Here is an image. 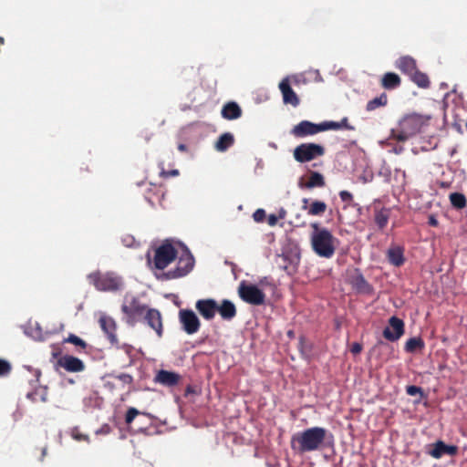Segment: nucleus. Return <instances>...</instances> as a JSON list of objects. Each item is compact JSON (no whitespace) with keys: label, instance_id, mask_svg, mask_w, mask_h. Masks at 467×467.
Returning <instances> with one entry per match:
<instances>
[{"label":"nucleus","instance_id":"obj_15","mask_svg":"<svg viewBox=\"0 0 467 467\" xmlns=\"http://www.w3.org/2000/svg\"><path fill=\"white\" fill-rule=\"evenodd\" d=\"M89 279L99 290H109L115 287L113 274L98 272L90 275Z\"/></svg>","mask_w":467,"mask_h":467},{"label":"nucleus","instance_id":"obj_30","mask_svg":"<svg viewBox=\"0 0 467 467\" xmlns=\"http://www.w3.org/2000/svg\"><path fill=\"white\" fill-rule=\"evenodd\" d=\"M389 212L387 209H381L375 214V223L380 230H383L389 222Z\"/></svg>","mask_w":467,"mask_h":467},{"label":"nucleus","instance_id":"obj_51","mask_svg":"<svg viewBox=\"0 0 467 467\" xmlns=\"http://www.w3.org/2000/svg\"><path fill=\"white\" fill-rule=\"evenodd\" d=\"M125 377H126L125 375H123V376H119V379H123V378H125Z\"/></svg>","mask_w":467,"mask_h":467},{"label":"nucleus","instance_id":"obj_17","mask_svg":"<svg viewBox=\"0 0 467 467\" xmlns=\"http://www.w3.org/2000/svg\"><path fill=\"white\" fill-rule=\"evenodd\" d=\"M58 365L69 372H80L84 370V363L78 358L73 356L65 355L57 360Z\"/></svg>","mask_w":467,"mask_h":467},{"label":"nucleus","instance_id":"obj_46","mask_svg":"<svg viewBox=\"0 0 467 467\" xmlns=\"http://www.w3.org/2000/svg\"><path fill=\"white\" fill-rule=\"evenodd\" d=\"M277 220L275 214H270L267 218V223L270 226H275L277 223Z\"/></svg>","mask_w":467,"mask_h":467},{"label":"nucleus","instance_id":"obj_39","mask_svg":"<svg viewBox=\"0 0 467 467\" xmlns=\"http://www.w3.org/2000/svg\"><path fill=\"white\" fill-rule=\"evenodd\" d=\"M179 174H180V172H179V170H177V169L171 170V171H165L162 169L161 171L160 172V176L164 179H167L169 177H175V176H178Z\"/></svg>","mask_w":467,"mask_h":467},{"label":"nucleus","instance_id":"obj_19","mask_svg":"<svg viewBox=\"0 0 467 467\" xmlns=\"http://www.w3.org/2000/svg\"><path fill=\"white\" fill-rule=\"evenodd\" d=\"M395 67L409 77L418 69L416 60L410 56L399 57L395 62Z\"/></svg>","mask_w":467,"mask_h":467},{"label":"nucleus","instance_id":"obj_36","mask_svg":"<svg viewBox=\"0 0 467 467\" xmlns=\"http://www.w3.org/2000/svg\"><path fill=\"white\" fill-rule=\"evenodd\" d=\"M406 392L410 396H416L417 394L420 395V398L421 399L423 397V390L420 387L415 386V385H410L406 387Z\"/></svg>","mask_w":467,"mask_h":467},{"label":"nucleus","instance_id":"obj_27","mask_svg":"<svg viewBox=\"0 0 467 467\" xmlns=\"http://www.w3.org/2000/svg\"><path fill=\"white\" fill-rule=\"evenodd\" d=\"M410 80L420 88H428L431 81L427 74L417 69L410 76Z\"/></svg>","mask_w":467,"mask_h":467},{"label":"nucleus","instance_id":"obj_25","mask_svg":"<svg viewBox=\"0 0 467 467\" xmlns=\"http://www.w3.org/2000/svg\"><path fill=\"white\" fill-rule=\"evenodd\" d=\"M326 185L324 176L317 171H310L309 177L306 182H299L301 188L312 189L316 187H324Z\"/></svg>","mask_w":467,"mask_h":467},{"label":"nucleus","instance_id":"obj_20","mask_svg":"<svg viewBox=\"0 0 467 467\" xmlns=\"http://www.w3.org/2000/svg\"><path fill=\"white\" fill-rule=\"evenodd\" d=\"M387 258L390 265L400 267L405 263L404 248L399 245L391 246L387 252Z\"/></svg>","mask_w":467,"mask_h":467},{"label":"nucleus","instance_id":"obj_23","mask_svg":"<svg viewBox=\"0 0 467 467\" xmlns=\"http://www.w3.org/2000/svg\"><path fill=\"white\" fill-rule=\"evenodd\" d=\"M221 113L223 119L232 120L241 117L242 109L236 102L231 101L223 107Z\"/></svg>","mask_w":467,"mask_h":467},{"label":"nucleus","instance_id":"obj_41","mask_svg":"<svg viewBox=\"0 0 467 467\" xmlns=\"http://www.w3.org/2000/svg\"><path fill=\"white\" fill-rule=\"evenodd\" d=\"M339 197L342 202H347V203H350L353 201L352 193L348 191H341L339 192Z\"/></svg>","mask_w":467,"mask_h":467},{"label":"nucleus","instance_id":"obj_2","mask_svg":"<svg viewBox=\"0 0 467 467\" xmlns=\"http://www.w3.org/2000/svg\"><path fill=\"white\" fill-rule=\"evenodd\" d=\"M311 228L313 231L310 241L313 251L320 257L331 258L335 254L337 239L328 229L320 227L317 223H311Z\"/></svg>","mask_w":467,"mask_h":467},{"label":"nucleus","instance_id":"obj_47","mask_svg":"<svg viewBox=\"0 0 467 467\" xmlns=\"http://www.w3.org/2000/svg\"><path fill=\"white\" fill-rule=\"evenodd\" d=\"M134 241L135 240L132 236H127L126 238L122 239V242L126 246H131L133 244Z\"/></svg>","mask_w":467,"mask_h":467},{"label":"nucleus","instance_id":"obj_24","mask_svg":"<svg viewBox=\"0 0 467 467\" xmlns=\"http://www.w3.org/2000/svg\"><path fill=\"white\" fill-rule=\"evenodd\" d=\"M380 84L383 88L391 90L400 86L401 79L398 74L393 72H387L381 78Z\"/></svg>","mask_w":467,"mask_h":467},{"label":"nucleus","instance_id":"obj_6","mask_svg":"<svg viewBox=\"0 0 467 467\" xmlns=\"http://www.w3.org/2000/svg\"><path fill=\"white\" fill-rule=\"evenodd\" d=\"M238 294L243 301L253 306L264 305L265 301V293L257 285L244 281L239 285Z\"/></svg>","mask_w":467,"mask_h":467},{"label":"nucleus","instance_id":"obj_3","mask_svg":"<svg viewBox=\"0 0 467 467\" xmlns=\"http://www.w3.org/2000/svg\"><path fill=\"white\" fill-rule=\"evenodd\" d=\"M425 120L419 114H410L404 117L398 130H391V137L398 141H405L420 131Z\"/></svg>","mask_w":467,"mask_h":467},{"label":"nucleus","instance_id":"obj_7","mask_svg":"<svg viewBox=\"0 0 467 467\" xmlns=\"http://www.w3.org/2000/svg\"><path fill=\"white\" fill-rule=\"evenodd\" d=\"M194 258L187 252L184 255H182L177 263L174 269L168 271L165 275L168 279H176L188 275L193 268Z\"/></svg>","mask_w":467,"mask_h":467},{"label":"nucleus","instance_id":"obj_4","mask_svg":"<svg viewBox=\"0 0 467 467\" xmlns=\"http://www.w3.org/2000/svg\"><path fill=\"white\" fill-rule=\"evenodd\" d=\"M326 150L322 145L317 143H302L295 148L294 158L300 163L309 162L325 154Z\"/></svg>","mask_w":467,"mask_h":467},{"label":"nucleus","instance_id":"obj_43","mask_svg":"<svg viewBox=\"0 0 467 467\" xmlns=\"http://www.w3.org/2000/svg\"><path fill=\"white\" fill-rule=\"evenodd\" d=\"M350 351L354 355L359 354L362 351V345L358 342H354L351 345Z\"/></svg>","mask_w":467,"mask_h":467},{"label":"nucleus","instance_id":"obj_44","mask_svg":"<svg viewBox=\"0 0 467 467\" xmlns=\"http://www.w3.org/2000/svg\"><path fill=\"white\" fill-rule=\"evenodd\" d=\"M339 125L341 126V130L342 129H346V130H354V127L348 124V119L347 117L343 118L339 121Z\"/></svg>","mask_w":467,"mask_h":467},{"label":"nucleus","instance_id":"obj_31","mask_svg":"<svg viewBox=\"0 0 467 467\" xmlns=\"http://www.w3.org/2000/svg\"><path fill=\"white\" fill-rule=\"evenodd\" d=\"M327 210V204L322 201H314L308 207L307 213L312 216L322 215Z\"/></svg>","mask_w":467,"mask_h":467},{"label":"nucleus","instance_id":"obj_18","mask_svg":"<svg viewBox=\"0 0 467 467\" xmlns=\"http://www.w3.org/2000/svg\"><path fill=\"white\" fill-rule=\"evenodd\" d=\"M149 414L143 411L137 410L136 408H130L125 414V423L133 430L134 432L142 430V427L140 424H137L135 427L132 426V423L137 420L138 423H140L141 420L144 418H148Z\"/></svg>","mask_w":467,"mask_h":467},{"label":"nucleus","instance_id":"obj_48","mask_svg":"<svg viewBox=\"0 0 467 467\" xmlns=\"http://www.w3.org/2000/svg\"><path fill=\"white\" fill-rule=\"evenodd\" d=\"M178 150H179L180 151L185 152V151H187V150H188V148H187V146H186L185 144H183V143H180V144L178 145Z\"/></svg>","mask_w":467,"mask_h":467},{"label":"nucleus","instance_id":"obj_22","mask_svg":"<svg viewBox=\"0 0 467 467\" xmlns=\"http://www.w3.org/2000/svg\"><path fill=\"white\" fill-rule=\"evenodd\" d=\"M217 312L224 320H232L237 314L236 307L233 302L224 299L218 305Z\"/></svg>","mask_w":467,"mask_h":467},{"label":"nucleus","instance_id":"obj_9","mask_svg":"<svg viewBox=\"0 0 467 467\" xmlns=\"http://www.w3.org/2000/svg\"><path fill=\"white\" fill-rule=\"evenodd\" d=\"M404 322L393 316L389 319V326L383 330V337L389 341H397L404 334Z\"/></svg>","mask_w":467,"mask_h":467},{"label":"nucleus","instance_id":"obj_37","mask_svg":"<svg viewBox=\"0 0 467 467\" xmlns=\"http://www.w3.org/2000/svg\"><path fill=\"white\" fill-rule=\"evenodd\" d=\"M374 349H379L380 352H389V354L393 352L392 347L383 341H379L374 347Z\"/></svg>","mask_w":467,"mask_h":467},{"label":"nucleus","instance_id":"obj_5","mask_svg":"<svg viewBox=\"0 0 467 467\" xmlns=\"http://www.w3.org/2000/svg\"><path fill=\"white\" fill-rule=\"evenodd\" d=\"M178 254V251L172 244L166 240L156 250L154 254V265L159 270L165 269L172 263Z\"/></svg>","mask_w":467,"mask_h":467},{"label":"nucleus","instance_id":"obj_32","mask_svg":"<svg viewBox=\"0 0 467 467\" xmlns=\"http://www.w3.org/2000/svg\"><path fill=\"white\" fill-rule=\"evenodd\" d=\"M424 348V341L420 337H410L405 344V350L409 353H413L417 349Z\"/></svg>","mask_w":467,"mask_h":467},{"label":"nucleus","instance_id":"obj_35","mask_svg":"<svg viewBox=\"0 0 467 467\" xmlns=\"http://www.w3.org/2000/svg\"><path fill=\"white\" fill-rule=\"evenodd\" d=\"M321 132L326 130H341V126L339 125V121H324L320 123Z\"/></svg>","mask_w":467,"mask_h":467},{"label":"nucleus","instance_id":"obj_21","mask_svg":"<svg viewBox=\"0 0 467 467\" xmlns=\"http://www.w3.org/2000/svg\"><path fill=\"white\" fill-rule=\"evenodd\" d=\"M180 379L181 376L179 374L164 369L160 370L156 375V381L167 387L176 386Z\"/></svg>","mask_w":467,"mask_h":467},{"label":"nucleus","instance_id":"obj_14","mask_svg":"<svg viewBox=\"0 0 467 467\" xmlns=\"http://www.w3.org/2000/svg\"><path fill=\"white\" fill-rule=\"evenodd\" d=\"M325 440H292L291 447L297 453L319 450L325 445Z\"/></svg>","mask_w":467,"mask_h":467},{"label":"nucleus","instance_id":"obj_42","mask_svg":"<svg viewBox=\"0 0 467 467\" xmlns=\"http://www.w3.org/2000/svg\"><path fill=\"white\" fill-rule=\"evenodd\" d=\"M9 370L10 365L4 360H0V376L7 374Z\"/></svg>","mask_w":467,"mask_h":467},{"label":"nucleus","instance_id":"obj_33","mask_svg":"<svg viewBox=\"0 0 467 467\" xmlns=\"http://www.w3.org/2000/svg\"><path fill=\"white\" fill-rule=\"evenodd\" d=\"M327 431L320 427H314L306 430L299 438H325Z\"/></svg>","mask_w":467,"mask_h":467},{"label":"nucleus","instance_id":"obj_26","mask_svg":"<svg viewBox=\"0 0 467 467\" xmlns=\"http://www.w3.org/2000/svg\"><path fill=\"white\" fill-rule=\"evenodd\" d=\"M234 143V135L230 132L222 134L215 142V149L218 151L223 152L227 150Z\"/></svg>","mask_w":467,"mask_h":467},{"label":"nucleus","instance_id":"obj_11","mask_svg":"<svg viewBox=\"0 0 467 467\" xmlns=\"http://www.w3.org/2000/svg\"><path fill=\"white\" fill-rule=\"evenodd\" d=\"M321 132V126L308 120H302L291 130V134L296 138H305Z\"/></svg>","mask_w":467,"mask_h":467},{"label":"nucleus","instance_id":"obj_50","mask_svg":"<svg viewBox=\"0 0 467 467\" xmlns=\"http://www.w3.org/2000/svg\"><path fill=\"white\" fill-rule=\"evenodd\" d=\"M74 438H75V439H78V438H80V437H79V435H78V434H75V435H74Z\"/></svg>","mask_w":467,"mask_h":467},{"label":"nucleus","instance_id":"obj_13","mask_svg":"<svg viewBox=\"0 0 467 467\" xmlns=\"http://www.w3.org/2000/svg\"><path fill=\"white\" fill-rule=\"evenodd\" d=\"M195 308L199 314L206 320H212L218 309V304L214 299H200L195 303Z\"/></svg>","mask_w":467,"mask_h":467},{"label":"nucleus","instance_id":"obj_16","mask_svg":"<svg viewBox=\"0 0 467 467\" xmlns=\"http://www.w3.org/2000/svg\"><path fill=\"white\" fill-rule=\"evenodd\" d=\"M279 89L283 96V101L285 104H290L293 107H296L299 105V99L296 92L290 86L288 78L282 79L279 83Z\"/></svg>","mask_w":467,"mask_h":467},{"label":"nucleus","instance_id":"obj_45","mask_svg":"<svg viewBox=\"0 0 467 467\" xmlns=\"http://www.w3.org/2000/svg\"><path fill=\"white\" fill-rule=\"evenodd\" d=\"M428 223L433 227H437L439 225V222L434 214L429 215Z\"/></svg>","mask_w":467,"mask_h":467},{"label":"nucleus","instance_id":"obj_38","mask_svg":"<svg viewBox=\"0 0 467 467\" xmlns=\"http://www.w3.org/2000/svg\"><path fill=\"white\" fill-rule=\"evenodd\" d=\"M67 342H70L74 345H77V346H80L82 348H84L86 346L85 342L79 338L78 337L75 336V335H70L67 339H66Z\"/></svg>","mask_w":467,"mask_h":467},{"label":"nucleus","instance_id":"obj_28","mask_svg":"<svg viewBox=\"0 0 467 467\" xmlns=\"http://www.w3.org/2000/svg\"><path fill=\"white\" fill-rule=\"evenodd\" d=\"M100 326L104 332L109 336L111 341L115 340V322L110 317H101L99 319Z\"/></svg>","mask_w":467,"mask_h":467},{"label":"nucleus","instance_id":"obj_49","mask_svg":"<svg viewBox=\"0 0 467 467\" xmlns=\"http://www.w3.org/2000/svg\"><path fill=\"white\" fill-rule=\"evenodd\" d=\"M303 203H304L303 209H306L307 208L306 204L308 203V199H306V198L303 199Z\"/></svg>","mask_w":467,"mask_h":467},{"label":"nucleus","instance_id":"obj_29","mask_svg":"<svg viewBox=\"0 0 467 467\" xmlns=\"http://www.w3.org/2000/svg\"><path fill=\"white\" fill-rule=\"evenodd\" d=\"M388 103V97L385 93H382L379 97L374 98L367 103L366 109L368 111H373L379 107L386 106Z\"/></svg>","mask_w":467,"mask_h":467},{"label":"nucleus","instance_id":"obj_1","mask_svg":"<svg viewBox=\"0 0 467 467\" xmlns=\"http://www.w3.org/2000/svg\"><path fill=\"white\" fill-rule=\"evenodd\" d=\"M121 310L123 319L130 326H134L139 321H144L152 328L159 337L163 334V325L161 314L155 308H149L135 297L125 298Z\"/></svg>","mask_w":467,"mask_h":467},{"label":"nucleus","instance_id":"obj_40","mask_svg":"<svg viewBox=\"0 0 467 467\" xmlns=\"http://www.w3.org/2000/svg\"><path fill=\"white\" fill-rule=\"evenodd\" d=\"M253 218L257 223H262L265 218V212L264 209H257L254 214Z\"/></svg>","mask_w":467,"mask_h":467},{"label":"nucleus","instance_id":"obj_8","mask_svg":"<svg viewBox=\"0 0 467 467\" xmlns=\"http://www.w3.org/2000/svg\"><path fill=\"white\" fill-rule=\"evenodd\" d=\"M179 321L182 329L189 335L197 333L201 327L199 317L192 309H181Z\"/></svg>","mask_w":467,"mask_h":467},{"label":"nucleus","instance_id":"obj_34","mask_svg":"<svg viewBox=\"0 0 467 467\" xmlns=\"http://www.w3.org/2000/svg\"><path fill=\"white\" fill-rule=\"evenodd\" d=\"M450 201L451 205L456 209H462L466 206L467 203L465 196L460 192L451 193Z\"/></svg>","mask_w":467,"mask_h":467},{"label":"nucleus","instance_id":"obj_52","mask_svg":"<svg viewBox=\"0 0 467 467\" xmlns=\"http://www.w3.org/2000/svg\"><path fill=\"white\" fill-rule=\"evenodd\" d=\"M1 43H3V39H2V38H0V44H1Z\"/></svg>","mask_w":467,"mask_h":467},{"label":"nucleus","instance_id":"obj_10","mask_svg":"<svg viewBox=\"0 0 467 467\" xmlns=\"http://www.w3.org/2000/svg\"><path fill=\"white\" fill-rule=\"evenodd\" d=\"M458 447L454 445H447L442 441L438 440L437 442L430 444L426 447V453L435 459H440L443 455H456Z\"/></svg>","mask_w":467,"mask_h":467},{"label":"nucleus","instance_id":"obj_12","mask_svg":"<svg viewBox=\"0 0 467 467\" xmlns=\"http://www.w3.org/2000/svg\"><path fill=\"white\" fill-rule=\"evenodd\" d=\"M348 283L358 293L370 294L372 292V286L365 279L359 269L356 268L352 271L348 275Z\"/></svg>","mask_w":467,"mask_h":467}]
</instances>
